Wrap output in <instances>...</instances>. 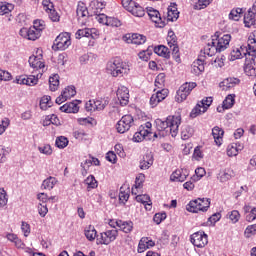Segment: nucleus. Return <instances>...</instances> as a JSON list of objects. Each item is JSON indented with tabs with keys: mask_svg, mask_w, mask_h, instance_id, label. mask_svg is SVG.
I'll use <instances>...</instances> for the list:
<instances>
[{
	"mask_svg": "<svg viewBox=\"0 0 256 256\" xmlns=\"http://www.w3.org/2000/svg\"><path fill=\"white\" fill-rule=\"evenodd\" d=\"M243 55L246 57L248 55L244 66V73L248 77H256V30L252 32L248 37V47L247 48H234L230 53V61H236V59H241Z\"/></svg>",
	"mask_w": 256,
	"mask_h": 256,
	"instance_id": "1",
	"label": "nucleus"
},
{
	"mask_svg": "<svg viewBox=\"0 0 256 256\" xmlns=\"http://www.w3.org/2000/svg\"><path fill=\"white\" fill-rule=\"evenodd\" d=\"M231 43V34H221L216 32L210 42L204 47V55L213 57L215 53H222Z\"/></svg>",
	"mask_w": 256,
	"mask_h": 256,
	"instance_id": "2",
	"label": "nucleus"
},
{
	"mask_svg": "<svg viewBox=\"0 0 256 256\" xmlns=\"http://www.w3.org/2000/svg\"><path fill=\"white\" fill-rule=\"evenodd\" d=\"M106 69L112 77H123L125 75H129L130 71L129 65L119 59L108 62Z\"/></svg>",
	"mask_w": 256,
	"mask_h": 256,
	"instance_id": "3",
	"label": "nucleus"
},
{
	"mask_svg": "<svg viewBox=\"0 0 256 256\" xmlns=\"http://www.w3.org/2000/svg\"><path fill=\"white\" fill-rule=\"evenodd\" d=\"M211 207V201L207 198H198L196 200H192L189 202V204L186 206L187 211L189 213H199L202 211V213H205Z\"/></svg>",
	"mask_w": 256,
	"mask_h": 256,
	"instance_id": "4",
	"label": "nucleus"
},
{
	"mask_svg": "<svg viewBox=\"0 0 256 256\" xmlns=\"http://www.w3.org/2000/svg\"><path fill=\"white\" fill-rule=\"evenodd\" d=\"M195 87H197L196 82H186L182 84L176 92L175 101L177 103H183V101H186Z\"/></svg>",
	"mask_w": 256,
	"mask_h": 256,
	"instance_id": "5",
	"label": "nucleus"
},
{
	"mask_svg": "<svg viewBox=\"0 0 256 256\" xmlns=\"http://www.w3.org/2000/svg\"><path fill=\"white\" fill-rule=\"evenodd\" d=\"M119 237V231L117 229H107L106 231L98 234L96 245H111Z\"/></svg>",
	"mask_w": 256,
	"mask_h": 256,
	"instance_id": "6",
	"label": "nucleus"
},
{
	"mask_svg": "<svg viewBox=\"0 0 256 256\" xmlns=\"http://www.w3.org/2000/svg\"><path fill=\"white\" fill-rule=\"evenodd\" d=\"M190 242L194 247L203 249L204 247H207L209 243V236L203 231H198L190 236Z\"/></svg>",
	"mask_w": 256,
	"mask_h": 256,
	"instance_id": "7",
	"label": "nucleus"
},
{
	"mask_svg": "<svg viewBox=\"0 0 256 256\" xmlns=\"http://www.w3.org/2000/svg\"><path fill=\"white\" fill-rule=\"evenodd\" d=\"M134 125L135 119L129 114L124 115L116 124L117 133H127Z\"/></svg>",
	"mask_w": 256,
	"mask_h": 256,
	"instance_id": "8",
	"label": "nucleus"
},
{
	"mask_svg": "<svg viewBox=\"0 0 256 256\" xmlns=\"http://www.w3.org/2000/svg\"><path fill=\"white\" fill-rule=\"evenodd\" d=\"M168 47L172 50L176 63H181V57L179 56V46L177 45V36L174 31H169L166 38Z\"/></svg>",
	"mask_w": 256,
	"mask_h": 256,
	"instance_id": "9",
	"label": "nucleus"
},
{
	"mask_svg": "<svg viewBox=\"0 0 256 256\" xmlns=\"http://www.w3.org/2000/svg\"><path fill=\"white\" fill-rule=\"evenodd\" d=\"M151 127H153L151 122H146L144 125H142L140 130L133 136L134 143H141V141H145V139H150L149 135H151Z\"/></svg>",
	"mask_w": 256,
	"mask_h": 256,
	"instance_id": "10",
	"label": "nucleus"
},
{
	"mask_svg": "<svg viewBox=\"0 0 256 256\" xmlns=\"http://www.w3.org/2000/svg\"><path fill=\"white\" fill-rule=\"evenodd\" d=\"M54 45L58 51L69 49V46L71 45V35L67 32L59 34L54 41Z\"/></svg>",
	"mask_w": 256,
	"mask_h": 256,
	"instance_id": "11",
	"label": "nucleus"
},
{
	"mask_svg": "<svg viewBox=\"0 0 256 256\" xmlns=\"http://www.w3.org/2000/svg\"><path fill=\"white\" fill-rule=\"evenodd\" d=\"M155 123H156V129L158 131V133H154V137L156 139L157 138L161 139V137H167V135H171V131L169 128V123L167 121V118L164 121L161 119H156Z\"/></svg>",
	"mask_w": 256,
	"mask_h": 256,
	"instance_id": "12",
	"label": "nucleus"
},
{
	"mask_svg": "<svg viewBox=\"0 0 256 256\" xmlns=\"http://www.w3.org/2000/svg\"><path fill=\"white\" fill-rule=\"evenodd\" d=\"M168 127L170 129V135L175 137L179 134V126L181 125V114H176L172 116H168Z\"/></svg>",
	"mask_w": 256,
	"mask_h": 256,
	"instance_id": "13",
	"label": "nucleus"
},
{
	"mask_svg": "<svg viewBox=\"0 0 256 256\" xmlns=\"http://www.w3.org/2000/svg\"><path fill=\"white\" fill-rule=\"evenodd\" d=\"M137 2L133 0H122V6L126 11L134 15V17H144L145 16V9L143 7H137L138 13L133 10Z\"/></svg>",
	"mask_w": 256,
	"mask_h": 256,
	"instance_id": "14",
	"label": "nucleus"
},
{
	"mask_svg": "<svg viewBox=\"0 0 256 256\" xmlns=\"http://www.w3.org/2000/svg\"><path fill=\"white\" fill-rule=\"evenodd\" d=\"M19 35L23 37V39H28V41H37V39L41 37L40 32L37 29L33 28V26H31L30 28L20 29Z\"/></svg>",
	"mask_w": 256,
	"mask_h": 256,
	"instance_id": "15",
	"label": "nucleus"
},
{
	"mask_svg": "<svg viewBox=\"0 0 256 256\" xmlns=\"http://www.w3.org/2000/svg\"><path fill=\"white\" fill-rule=\"evenodd\" d=\"M168 96H169V89L158 90L156 93H154L150 97L151 107H157V105L160 104L161 101H165V99H167Z\"/></svg>",
	"mask_w": 256,
	"mask_h": 256,
	"instance_id": "16",
	"label": "nucleus"
},
{
	"mask_svg": "<svg viewBox=\"0 0 256 256\" xmlns=\"http://www.w3.org/2000/svg\"><path fill=\"white\" fill-rule=\"evenodd\" d=\"M16 83L18 85H28L29 87H35L37 83H39V75L36 77L35 75H21L16 78Z\"/></svg>",
	"mask_w": 256,
	"mask_h": 256,
	"instance_id": "17",
	"label": "nucleus"
},
{
	"mask_svg": "<svg viewBox=\"0 0 256 256\" xmlns=\"http://www.w3.org/2000/svg\"><path fill=\"white\" fill-rule=\"evenodd\" d=\"M77 95V91L75 90L74 86L66 87L60 96L56 98V103L61 105V103H65L67 99H71V97H75Z\"/></svg>",
	"mask_w": 256,
	"mask_h": 256,
	"instance_id": "18",
	"label": "nucleus"
},
{
	"mask_svg": "<svg viewBox=\"0 0 256 256\" xmlns=\"http://www.w3.org/2000/svg\"><path fill=\"white\" fill-rule=\"evenodd\" d=\"M147 13L151 21L155 23L156 27H159L160 29H163V27H165V22L161 18V13H159V10H156L154 8H148Z\"/></svg>",
	"mask_w": 256,
	"mask_h": 256,
	"instance_id": "19",
	"label": "nucleus"
},
{
	"mask_svg": "<svg viewBox=\"0 0 256 256\" xmlns=\"http://www.w3.org/2000/svg\"><path fill=\"white\" fill-rule=\"evenodd\" d=\"M123 41L132 45H143L147 41V37L141 34H126Z\"/></svg>",
	"mask_w": 256,
	"mask_h": 256,
	"instance_id": "20",
	"label": "nucleus"
},
{
	"mask_svg": "<svg viewBox=\"0 0 256 256\" xmlns=\"http://www.w3.org/2000/svg\"><path fill=\"white\" fill-rule=\"evenodd\" d=\"M239 83H241V80H239V78L229 77L225 78L222 82H220L219 87L222 91H230V89L237 87Z\"/></svg>",
	"mask_w": 256,
	"mask_h": 256,
	"instance_id": "21",
	"label": "nucleus"
},
{
	"mask_svg": "<svg viewBox=\"0 0 256 256\" xmlns=\"http://www.w3.org/2000/svg\"><path fill=\"white\" fill-rule=\"evenodd\" d=\"M82 37H91V39H98L99 38V30H97L96 28L79 29L76 32V39H81Z\"/></svg>",
	"mask_w": 256,
	"mask_h": 256,
	"instance_id": "22",
	"label": "nucleus"
},
{
	"mask_svg": "<svg viewBox=\"0 0 256 256\" xmlns=\"http://www.w3.org/2000/svg\"><path fill=\"white\" fill-rule=\"evenodd\" d=\"M76 14L78 17L79 23L82 25H87V17H89V10L87 9V6H85L84 3H79L76 9Z\"/></svg>",
	"mask_w": 256,
	"mask_h": 256,
	"instance_id": "23",
	"label": "nucleus"
},
{
	"mask_svg": "<svg viewBox=\"0 0 256 256\" xmlns=\"http://www.w3.org/2000/svg\"><path fill=\"white\" fill-rule=\"evenodd\" d=\"M29 65L30 67H32V69H36V71H39V69H42V73H43V71H45V62L43 61V55L30 56Z\"/></svg>",
	"mask_w": 256,
	"mask_h": 256,
	"instance_id": "24",
	"label": "nucleus"
},
{
	"mask_svg": "<svg viewBox=\"0 0 256 256\" xmlns=\"http://www.w3.org/2000/svg\"><path fill=\"white\" fill-rule=\"evenodd\" d=\"M189 177V171L187 169H177L170 175V181L183 183Z\"/></svg>",
	"mask_w": 256,
	"mask_h": 256,
	"instance_id": "25",
	"label": "nucleus"
},
{
	"mask_svg": "<svg viewBox=\"0 0 256 256\" xmlns=\"http://www.w3.org/2000/svg\"><path fill=\"white\" fill-rule=\"evenodd\" d=\"M116 95L122 106H125L129 103V88L126 86L118 87Z\"/></svg>",
	"mask_w": 256,
	"mask_h": 256,
	"instance_id": "26",
	"label": "nucleus"
},
{
	"mask_svg": "<svg viewBox=\"0 0 256 256\" xmlns=\"http://www.w3.org/2000/svg\"><path fill=\"white\" fill-rule=\"evenodd\" d=\"M151 247H155V241L149 237H142L138 244V253H145Z\"/></svg>",
	"mask_w": 256,
	"mask_h": 256,
	"instance_id": "27",
	"label": "nucleus"
},
{
	"mask_svg": "<svg viewBox=\"0 0 256 256\" xmlns=\"http://www.w3.org/2000/svg\"><path fill=\"white\" fill-rule=\"evenodd\" d=\"M89 9L92 15H99L105 9V2L93 0L90 2Z\"/></svg>",
	"mask_w": 256,
	"mask_h": 256,
	"instance_id": "28",
	"label": "nucleus"
},
{
	"mask_svg": "<svg viewBox=\"0 0 256 256\" xmlns=\"http://www.w3.org/2000/svg\"><path fill=\"white\" fill-rule=\"evenodd\" d=\"M223 135H225V131H223V129L219 128V126H215L212 129V136H213L215 144L218 147H221V145H223Z\"/></svg>",
	"mask_w": 256,
	"mask_h": 256,
	"instance_id": "29",
	"label": "nucleus"
},
{
	"mask_svg": "<svg viewBox=\"0 0 256 256\" xmlns=\"http://www.w3.org/2000/svg\"><path fill=\"white\" fill-rule=\"evenodd\" d=\"M179 19V10L176 3H171L168 6L167 21H177Z\"/></svg>",
	"mask_w": 256,
	"mask_h": 256,
	"instance_id": "30",
	"label": "nucleus"
},
{
	"mask_svg": "<svg viewBox=\"0 0 256 256\" xmlns=\"http://www.w3.org/2000/svg\"><path fill=\"white\" fill-rule=\"evenodd\" d=\"M84 235L88 241H95V239L97 241V237H99V235H97V230L93 225H88L85 227Z\"/></svg>",
	"mask_w": 256,
	"mask_h": 256,
	"instance_id": "31",
	"label": "nucleus"
},
{
	"mask_svg": "<svg viewBox=\"0 0 256 256\" xmlns=\"http://www.w3.org/2000/svg\"><path fill=\"white\" fill-rule=\"evenodd\" d=\"M59 183V180L53 176H49L45 180H43L41 188L46 189L47 191H51L55 188V185Z\"/></svg>",
	"mask_w": 256,
	"mask_h": 256,
	"instance_id": "32",
	"label": "nucleus"
},
{
	"mask_svg": "<svg viewBox=\"0 0 256 256\" xmlns=\"http://www.w3.org/2000/svg\"><path fill=\"white\" fill-rule=\"evenodd\" d=\"M153 165V154L148 153L140 160V169L145 171Z\"/></svg>",
	"mask_w": 256,
	"mask_h": 256,
	"instance_id": "33",
	"label": "nucleus"
},
{
	"mask_svg": "<svg viewBox=\"0 0 256 256\" xmlns=\"http://www.w3.org/2000/svg\"><path fill=\"white\" fill-rule=\"evenodd\" d=\"M204 71H205V63L203 62V60L198 59V60L193 62L191 73H193L194 75L199 76Z\"/></svg>",
	"mask_w": 256,
	"mask_h": 256,
	"instance_id": "34",
	"label": "nucleus"
},
{
	"mask_svg": "<svg viewBox=\"0 0 256 256\" xmlns=\"http://www.w3.org/2000/svg\"><path fill=\"white\" fill-rule=\"evenodd\" d=\"M136 201L138 203H142V205L145 206L146 211H151L152 208V203H151V198L147 194H139L136 196Z\"/></svg>",
	"mask_w": 256,
	"mask_h": 256,
	"instance_id": "35",
	"label": "nucleus"
},
{
	"mask_svg": "<svg viewBox=\"0 0 256 256\" xmlns=\"http://www.w3.org/2000/svg\"><path fill=\"white\" fill-rule=\"evenodd\" d=\"M62 113H79V105L75 102H70L62 105L60 107Z\"/></svg>",
	"mask_w": 256,
	"mask_h": 256,
	"instance_id": "36",
	"label": "nucleus"
},
{
	"mask_svg": "<svg viewBox=\"0 0 256 256\" xmlns=\"http://www.w3.org/2000/svg\"><path fill=\"white\" fill-rule=\"evenodd\" d=\"M255 12L253 10H248V12L244 15V25L245 27L255 28Z\"/></svg>",
	"mask_w": 256,
	"mask_h": 256,
	"instance_id": "37",
	"label": "nucleus"
},
{
	"mask_svg": "<svg viewBox=\"0 0 256 256\" xmlns=\"http://www.w3.org/2000/svg\"><path fill=\"white\" fill-rule=\"evenodd\" d=\"M241 145L237 143H232L227 146L226 153L228 157H237L239 155V151H241Z\"/></svg>",
	"mask_w": 256,
	"mask_h": 256,
	"instance_id": "38",
	"label": "nucleus"
},
{
	"mask_svg": "<svg viewBox=\"0 0 256 256\" xmlns=\"http://www.w3.org/2000/svg\"><path fill=\"white\" fill-rule=\"evenodd\" d=\"M84 185H86L87 191H91V189H97V187H99V182H97V179H95V176L89 175L84 180Z\"/></svg>",
	"mask_w": 256,
	"mask_h": 256,
	"instance_id": "39",
	"label": "nucleus"
},
{
	"mask_svg": "<svg viewBox=\"0 0 256 256\" xmlns=\"http://www.w3.org/2000/svg\"><path fill=\"white\" fill-rule=\"evenodd\" d=\"M154 53H156V55H159V57H164L165 59H169L171 52L169 51V48H167V46H157L154 48Z\"/></svg>",
	"mask_w": 256,
	"mask_h": 256,
	"instance_id": "40",
	"label": "nucleus"
},
{
	"mask_svg": "<svg viewBox=\"0 0 256 256\" xmlns=\"http://www.w3.org/2000/svg\"><path fill=\"white\" fill-rule=\"evenodd\" d=\"M243 211H244V213H249L248 215H246V221H248L249 223H251V221H255L256 207L251 208V206L245 205L243 207Z\"/></svg>",
	"mask_w": 256,
	"mask_h": 256,
	"instance_id": "41",
	"label": "nucleus"
},
{
	"mask_svg": "<svg viewBox=\"0 0 256 256\" xmlns=\"http://www.w3.org/2000/svg\"><path fill=\"white\" fill-rule=\"evenodd\" d=\"M15 9V5L7 2H0V15H7Z\"/></svg>",
	"mask_w": 256,
	"mask_h": 256,
	"instance_id": "42",
	"label": "nucleus"
},
{
	"mask_svg": "<svg viewBox=\"0 0 256 256\" xmlns=\"http://www.w3.org/2000/svg\"><path fill=\"white\" fill-rule=\"evenodd\" d=\"M49 107H53L51 96H43L40 100V109H42V111H47Z\"/></svg>",
	"mask_w": 256,
	"mask_h": 256,
	"instance_id": "43",
	"label": "nucleus"
},
{
	"mask_svg": "<svg viewBox=\"0 0 256 256\" xmlns=\"http://www.w3.org/2000/svg\"><path fill=\"white\" fill-rule=\"evenodd\" d=\"M119 229L120 231H123V233H131L133 231V222L120 220Z\"/></svg>",
	"mask_w": 256,
	"mask_h": 256,
	"instance_id": "44",
	"label": "nucleus"
},
{
	"mask_svg": "<svg viewBox=\"0 0 256 256\" xmlns=\"http://www.w3.org/2000/svg\"><path fill=\"white\" fill-rule=\"evenodd\" d=\"M235 105V94H230L226 96L225 100L223 101L222 107L223 109H231Z\"/></svg>",
	"mask_w": 256,
	"mask_h": 256,
	"instance_id": "45",
	"label": "nucleus"
},
{
	"mask_svg": "<svg viewBox=\"0 0 256 256\" xmlns=\"http://www.w3.org/2000/svg\"><path fill=\"white\" fill-rule=\"evenodd\" d=\"M50 91H57L59 89V76L57 74L49 78Z\"/></svg>",
	"mask_w": 256,
	"mask_h": 256,
	"instance_id": "46",
	"label": "nucleus"
},
{
	"mask_svg": "<svg viewBox=\"0 0 256 256\" xmlns=\"http://www.w3.org/2000/svg\"><path fill=\"white\" fill-rule=\"evenodd\" d=\"M129 193V188H125L124 186L120 188L119 201H121L123 205H125L126 201H129Z\"/></svg>",
	"mask_w": 256,
	"mask_h": 256,
	"instance_id": "47",
	"label": "nucleus"
},
{
	"mask_svg": "<svg viewBox=\"0 0 256 256\" xmlns=\"http://www.w3.org/2000/svg\"><path fill=\"white\" fill-rule=\"evenodd\" d=\"M55 145L58 149H65L69 145V139L65 136H59L56 138Z\"/></svg>",
	"mask_w": 256,
	"mask_h": 256,
	"instance_id": "48",
	"label": "nucleus"
},
{
	"mask_svg": "<svg viewBox=\"0 0 256 256\" xmlns=\"http://www.w3.org/2000/svg\"><path fill=\"white\" fill-rule=\"evenodd\" d=\"M241 15H243V9H232L229 14V19H231L232 21H239V19H241Z\"/></svg>",
	"mask_w": 256,
	"mask_h": 256,
	"instance_id": "49",
	"label": "nucleus"
},
{
	"mask_svg": "<svg viewBox=\"0 0 256 256\" xmlns=\"http://www.w3.org/2000/svg\"><path fill=\"white\" fill-rule=\"evenodd\" d=\"M207 111H203V106L198 102L197 105L192 109L190 113V117L192 119H195V117H199V115H203V113H206Z\"/></svg>",
	"mask_w": 256,
	"mask_h": 256,
	"instance_id": "50",
	"label": "nucleus"
},
{
	"mask_svg": "<svg viewBox=\"0 0 256 256\" xmlns=\"http://www.w3.org/2000/svg\"><path fill=\"white\" fill-rule=\"evenodd\" d=\"M155 87H157V89H165L163 87H165V73H160L157 75L156 79H155Z\"/></svg>",
	"mask_w": 256,
	"mask_h": 256,
	"instance_id": "51",
	"label": "nucleus"
},
{
	"mask_svg": "<svg viewBox=\"0 0 256 256\" xmlns=\"http://www.w3.org/2000/svg\"><path fill=\"white\" fill-rule=\"evenodd\" d=\"M231 171L230 170H224L221 171L218 175V179L221 183H227L231 179Z\"/></svg>",
	"mask_w": 256,
	"mask_h": 256,
	"instance_id": "52",
	"label": "nucleus"
},
{
	"mask_svg": "<svg viewBox=\"0 0 256 256\" xmlns=\"http://www.w3.org/2000/svg\"><path fill=\"white\" fill-rule=\"evenodd\" d=\"M38 151L42 155H46V156L53 155V148H51V145L49 144H43L42 146H39Z\"/></svg>",
	"mask_w": 256,
	"mask_h": 256,
	"instance_id": "53",
	"label": "nucleus"
},
{
	"mask_svg": "<svg viewBox=\"0 0 256 256\" xmlns=\"http://www.w3.org/2000/svg\"><path fill=\"white\" fill-rule=\"evenodd\" d=\"M9 198L5 189L0 188V209H3L7 205Z\"/></svg>",
	"mask_w": 256,
	"mask_h": 256,
	"instance_id": "54",
	"label": "nucleus"
},
{
	"mask_svg": "<svg viewBox=\"0 0 256 256\" xmlns=\"http://www.w3.org/2000/svg\"><path fill=\"white\" fill-rule=\"evenodd\" d=\"M211 1L213 0H198L194 5V9L201 11V9H206L208 5H211Z\"/></svg>",
	"mask_w": 256,
	"mask_h": 256,
	"instance_id": "55",
	"label": "nucleus"
},
{
	"mask_svg": "<svg viewBox=\"0 0 256 256\" xmlns=\"http://www.w3.org/2000/svg\"><path fill=\"white\" fill-rule=\"evenodd\" d=\"M95 111H103L107 107V101L103 99L94 100Z\"/></svg>",
	"mask_w": 256,
	"mask_h": 256,
	"instance_id": "56",
	"label": "nucleus"
},
{
	"mask_svg": "<svg viewBox=\"0 0 256 256\" xmlns=\"http://www.w3.org/2000/svg\"><path fill=\"white\" fill-rule=\"evenodd\" d=\"M193 135V131H191V127L185 126L181 131V139L183 141H187Z\"/></svg>",
	"mask_w": 256,
	"mask_h": 256,
	"instance_id": "57",
	"label": "nucleus"
},
{
	"mask_svg": "<svg viewBox=\"0 0 256 256\" xmlns=\"http://www.w3.org/2000/svg\"><path fill=\"white\" fill-rule=\"evenodd\" d=\"M21 231H22L24 237H29V235H31V225L25 221H22Z\"/></svg>",
	"mask_w": 256,
	"mask_h": 256,
	"instance_id": "58",
	"label": "nucleus"
},
{
	"mask_svg": "<svg viewBox=\"0 0 256 256\" xmlns=\"http://www.w3.org/2000/svg\"><path fill=\"white\" fill-rule=\"evenodd\" d=\"M32 28L36 29V31H38L40 34L43 33V30L45 29V21L35 20Z\"/></svg>",
	"mask_w": 256,
	"mask_h": 256,
	"instance_id": "59",
	"label": "nucleus"
},
{
	"mask_svg": "<svg viewBox=\"0 0 256 256\" xmlns=\"http://www.w3.org/2000/svg\"><path fill=\"white\" fill-rule=\"evenodd\" d=\"M212 103H213V97H206L205 99L199 102V104L202 106L203 111H207V109L211 107Z\"/></svg>",
	"mask_w": 256,
	"mask_h": 256,
	"instance_id": "60",
	"label": "nucleus"
},
{
	"mask_svg": "<svg viewBox=\"0 0 256 256\" xmlns=\"http://www.w3.org/2000/svg\"><path fill=\"white\" fill-rule=\"evenodd\" d=\"M205 170L203 167H199L195 170V175L192 177L193 181H199L202 177H205Z\"/></svg>",
	"mask_w": 256,
	"mask_h": 256,
	"instance_id": "61",
	"label": "nucleus"
},
{
	"mask_svg": "<svg viewBox=\"0 0 256 256\" xmlns=\"http://www.w3.org/2000/svg\"><path fill=\"white\" fill-rule=\"evenodd\" d=\"M228 215L232 223H238L239 219H241V214L237 210L231 211Z\"/></svg>",
	"mask_w": 256,
	"mask_h": 256,
	"instance_id": "62",
	"label": "nucleus"
},
{
	"mask_svg": "<svg viewBox=\"0 0 256 256\" xmlns=\"http://www.w3.org/2000/svg\"><path fill=\"white\" fill-rule=\"evenodd\" d=\"M106 25L108 27H121V21L115 17H108Z\"/></svg>",
	"mask_w": 256,
	"mask_h": 256,
	"instance_id": "63",
	"label": "nucleus"
},
{
	"mask_svg": "<svg viewBox=\"0 0 256 256\" xmlns=\"http://www.w3.org/2000/svg\"><path fill=\"white\" fill-rule=\"evenodd\" d=\"M13 76L7 70L0 69V81H11Z\"/></svg>",
	"mask_w": 256,
	"mask_h": 256,
	"instance_id": "64",
	"label": "nucleus"
}]
</instances>
